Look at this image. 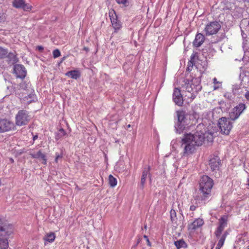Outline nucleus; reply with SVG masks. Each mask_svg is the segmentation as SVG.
Returning a JSON list of instances; mask_svg holds the SVG:
<instances>
[{
	"instance_id": "nucleus-1",
	"label": "nucleus",
	"mask_w": 249,
	"mask_h": 249,
	"mask_svg": "<svg viewBox=\"0 0 249 249\" xmlns=\"http://www.w3.org/2000/svg\"><path fill=\"white\" fill-rule=\"evenodd\" d=\"M205 139L208 142H212L213 141V134H204L202 131H197L194 134L189 133L184 135L182 139L181 145V147L183 148V153H192L195 150V146L201 145Z\"/></svg>"
},
{
	"instance_id": "nucleus-2",
	"label": "nucleus",
	"mask_w": 249,
	"mask_h": 249,
	"mask_svg": "<svg viewBox=\"0 0 249 249\" xmlns=\"http://www.w3.org/2000/svg\"><path fill=\"white\" fill-rule=\"evenodd\" d=\"M213 185L212 179L207 176H202L199 182V196H196V199L205 200L209 197Z\"/></svg>"
},
{
	"instance_id": "nucleus-3",
	"label": "nucleus",
	"mask_w": 249,
	"mask_h": 249,
	"mask_svg": "<svg viewBox=\"0 0 249 249\" xmlns=\"http://www.w3.org/2000/svg\"><path fill=\"white\" fill-rule=\"evenodd\" d=\"M13 232L12 225L1 223L0 224V249H7L8 248V238Z\"/></svg>"
},
{
	"instance_id": "nucleus-4",
	"label": "nucleus",
	"mask_w": 249,
	"mask_h": 249,
	"mask_svg": "<svg viewBox=\"0 0 249 249\" xmlns=\"http://www.w3.org/2000/svg\"><path fill=\"white\" fill-rule=\"evenodd\" d=\"M182 87L186 89V92L191 94V97L195 98L198 92L201 89L200 81L197 78H194L191 81L185 79L182 81Z\"/></svg>"
},
{
	"instance_id": "nucleus-5",
	"label": "nucleus",
	"mask_w": 249,
	"mask_h": 249,
	"mask_svg": "<svg viewBox=\"0 0 249 249\" xmlns=\"http://www.w3.org/2000/svg\"><path fill=\"white\" fill-rule=\"evenodd\" d=\"M229 118L222 117L219 120L218 125L222 133L228 135L232 127V122Z\"/></svg>"
},
{
	"instance_id": "nucleus-6",
	"label": "nucleus",
	"mask_w": 249,
	"mask_h": 249,
	"mask_svg": "<svg viewBox=\"0 0 249 249\" xmlns=\"http://www.w3.org/2000/svg\"><path fill=\"white\" fill-rule=\"evenodd\" d=\"M16 124L19 126L26 125L30 120V117L25 110H19L16 115Z\"/></svg>"
},
{
	"instance_id": "nucleus-7",
	"label": "nucleus",
	"mask_w": 249,
	"mask_h": 249,
	"mask_svg": "<svg viewBox=\"0 0 249 249\" xmlns=\"http://www.w3.org/2000/svg\"><path fill=\"white\" fill-rule=\"evenodd\" d=\"M221 28L220 24L216 21L208 23L205 29L206 35L207 36L216 34Z\"/></svg>"
},
{
	"instance_id": "nucleus-8",
	"label": "nucleus",
	"mask_w": 249,
	"mask_h": 249,
	"mask_svg": "<svg viewBox=\"0 0 249 249\" xmlns=\"http://www.w3.org/2000/svg\"><path fill=\"white\" fill-rule=\"evenodd\" d=\"M109 16L111 20L112 25L114 29L112 35L117 33V31L121 29L122 27V23L117 18L114 10H112L109 12Z\"/></svg>"
},
{
	"instance_id": "nucleus-9",
	"label": "nucleus",
	"mask_w": 249,
	"mask_h": 249,
	"mask_svg": "<svg viewBox=\"0 0 249 249\" xmlns=\"http://www.w3.org/2000/svg\"><path fill=\"white\" fill-rule=\"evenodd\" d=\"M245 108L246 105L244 104H239L233 109L231 112L230 113V118L232 121H235L239 117Z\"/></svg>"
},
{
	"instance_id": "nucleus-10",
	"label": "nucleus",
	"mask_w": 249,
	"mask_h": 249,
	"mask_svg": "<svg viewBox=\"0 0 249 249\" xmlns=\"http://www.w3.org/2000/svg\"><path fill=\"white\" fill-rule=\"evenodd\" d=\"M14 128L15 124L12 122L6 119L0 120V132L11 130Z\"/></svg>"
},
{
	"instance_id": "nucleus-11",
	"label": "nucleus",
	"mask_w": 249,
	"mask_h": 249,
	"mask_svg": "<svg viewBox=\"0 0 249 249\" xmlns=\"http://www.w3.org/2000/svg\"><path fill=\"white\" fill-rule=\"evenodd\" d=\"M14 72L17 78L23 79L26 75V70L22 65H15L14 67Z\"/></svg>"
},
{
	"instance_id": "nucleus-12",
	"label": "nucleus",
	"mask_w": 249,
	"mask_h": 249,
	"mask_svg": "<svg viewBox=\"0 0 249 249\" xmlns=\"http://www.w3.org/2000/svg\"><path fill=\"white\" fill-rule=\"evenodd\" d=\"M173 99L176 105L180 107L183 105V99L179 89L175 88L174 89L173 94Z\"/></svg>"
},
{
	"instance_id": "nucleus-13",
	"label": "nucleus",
	"mask_w": 249,
	"mask_h": 249,
	"mask_svg": "<svg viewBox=\"0 0 249 249\" xmlns=\"http://www.w3.org/2000/svg\"><path fill=\"white\" fill-rule=\"evenodd\" d=\"M227 219H220L218 222V226L214 232L215 236L218 238L220 237L222 231L227 226Z\"/></svg>"
},
{
	"instance_id": "nucleus-14",
	"label": "nucleus",
	"mask_w": 249,
	"mask_h": 249,
	"mask_svg": "<svg viewBox=\"0 0 249 249\" xmlns=\"http://www.w3.org/2000/svg\"><path fill=\"white\" fill-rule=\"evenodd\" d=\"M220 163L219 158L216 156L211 158L209 160V165L212 171L218 170Z\"/></svg>"
},
{
	"instance_id": "nucleus-15",
	"label": "nucleus",
	"mask_w": 249,
	"mask_h": 249,
	"mask_svg": "<svg viewBox=\"0 0 249 249\" xmlns=\"http://www.w3.org/2000/svg\"><path fill=\"white\" fill-rule=\"evenodd\" d=\"M13 5L15 8H21L25 11L31 9L30 6L25 3L24 0H14Z\"/></svg>"
},
{
	"instance_id": "nucleus-16",
	"label": "nucleus",
	"mask_w": 249,
	"mask_h": 249,
	"mask_svg": "<svg viewBox=\"0 0 249 249\" xmlns=\"http://www.w3.org/2000/svg\"><path fill=\"white\" fill-rule=\"evenodd\" d=\"M203 224V219H196L193 222L188 225V229L191 231H193Z\"/></svg>"
},
{
	"instance_id": "nucleus-17",
	"label": "nucleus",
	"mask_w": 249,
	"mask_h": 249,
	"mask_svg": "<svg viewBox=\"0 0 249 249\" xmlns=\"http://www.w3.org/2000/svg\"><path fill=\"white\" fill-rule=\"evenodd\" d=\"M150 170V166H148L147 167H145L143 168L141 180V184L142 187L144 186V185L146 181V179L147 178V177H149L150 180H151Z\"/></svg>"
},
{
	"instance_id": "nucleus-18",
	"label": "nucleus",
	"mask_w": 249,
	"mask_h": 249,
	"mask_svg": "<svg viewBox=\"0 0 249 249\" xmlns=\"http://www.w3.org/2000/svg\"><path fill=\"white\" fill-rule=\"evenodd\" d=\"M205 39V36L203 34L201 33L196 34L193 42L194 46L196 47H200L204 42Z\"/></svg>"
},
{
	"instance_id": "nucleus-19",
	"label": "nucleus",
	"mask_w": 249,
	"mask_h": 249,
	"mask_svg": "<svg viewBox=\"0 0 249 249\" xmlns=\"http://www.w3.org/2000/svg\"><path fill=\"white\" fill-rule=\"evenodd\" d=\"M30 155L34 159H40L43 160L42 163L46 164L47 163L46 157L45 154L39 150L36 153H30Z\"/></svg>"
},
{
	"instance_id": "nucleus-20",
	"label": "nucleus",
	"mask_w": 249,
	"mask_h": 249,
	"mask_svg": "<svg viewBox=\"0 0 249 249\" xmlns=\"http://www.w3.org/2000/svg\"><path fill=\"white\" fill-rule=\"evenodd\" d=\"M186 126L185 122H177L175 126L176 131L178 133L180 134L183 132Z\"/></svg>"
},
{
	"instance_id": "nucleus-21",
	"label": "nucleus",
	"mask_w": 249,
	"mask_h": 249,
	"mask_svg": "<svg viewBox=\"0 0 249 249\" xmlns=\"http://www.w3.org/2000/svg\"><path fill=\"white\" fill-rule=\"evenodd\" d=\"M178 122H185V112L183 110H178L176 112Z\"/></svg>"
},
{
	"instance_id": "nucleus-22",
	"label": "nucleus",
	"mask_w": 249,
	"mask_h": 249,
	"mask_svg": "<svg viewBox=\"0 0 249 249\" xmlns=\"http://www.w3.org/2000/svg\"><path fill=\"white\" fill-rule=\"evenodd\" d=\"M66 75L71 78L76 79L80 76V74L77 71H71L67 72Z\"/></svg>"
},
{
	"instance_id": "nucleus-23",
	"label": "nucleus",
	"mask_w": 249,
	"mask_h": 249,
	"mask_svg": "<svg viewBox=\"0 0 249 249\" xmlns=\"http://www.w3.org/2000/svg\"><path fill=\"white\" fill-rule=\"evenodd\" d=\"M174 244L178 249H180L182 248H186L187 247L186 243L183 239L175 241Z\"/></svg>"
},
{
	"instance_id": "nucleus-24",
	"label": "nucleus",
	"mask_w": 249,
	"mask_h": 249,
	"mask_svg": "<svg viewBox=\"0 0 249 249\" xmlns=\"http://www.w3.org/2000/svg\"><path fill=\"white\" fill-rule=\"evenodd\" d=\"M8 58L12 64H15L18 61V58L14 53H8Z\"/></svg>"
},
{
	"instance_id": "nucleus-25",
	"label": "nucleus",
	"mask_w": 249,
	"mask_h": 249,
	"mask_svg": "<svg viewBox=\"0 0 249 249\" xmlns=\"http://www.w3.org/2000/svg\"><path fill=\"white\" fill-rule=\"evenodd\" d=\"M55 236L54 233L51 232L47 234L44 237V239L49 242H52L54 240Z\"/></svg>"
},
{
	"instance_id": "nucleus-26",
	"label": "nucleus",
	"mask_w": 249,
	"mask_h": 249,
	"mask_svg": "<svg viewBox=\"0 0 249 249\" xmlns=\"http://www.w3.org/2000/svg\"><path fill=\"white\" fill-rule=\"evenodd\" d=\"M66 135V132L63 129V128L60 129L58 132L55 134V139L56 140H59V139L61 138L63 136H65Z\"/></svg>"
},
{
	"instance_id": "nucleus-27",
	"label": "nucleus",
	"mask_w": 249,
	"mask_h": 249,
	"mask_svg": "<svg viewBox=\"0 0 249 249\" xmlns=\"http://www.w3.org/2000/svg\"><path fill=\"white\" fill-rule=\"evenodd\" d=\"M213 80V89L214 90L221 88L222 82L218 81L216 78H214Z\"/></svg>"
},
{
	"instance_id": "nucleus-28",
	"label": "nucleus",
	"mask_w": 249,
	"mask_h": 249,
	"mask_svg": "<svg viewBox=\"0 0 249 249\" xmlns=\"http://www.w3.org/2000/svg\"><path fill=\"white\" fill-rule=\"evenodd\" d=\"M108 182L111 187H114L117 184V180L111 175H110L108 177Z\"/></svg>"
},
{
	"instance_id": "nucleus-29",
	"label": "nucleus",
	"mask_w": 249,
	"mask_h": 249,
	"mask_svg": "<svg viewBox=\"0 0 249 249\" xmlns=\"http://www.w3.org/2000/svg\"><path fill=\"white\" fill-rule=\"evenodd\" d=\"M24 98L25 101H28V102L31 103L32 101H34L36 97L34 94H30L25 96Z\"/></svg>"
},
{
	"instance_id": "nucleus-30",
	"label": "nucleus",
	"mask_w": 249,
	"mask_h": 249,
	"mask_svg": "<svg viewBox=\"0 0 249 249\" xmlns=\"http://www.w3.org/2000/svg\"><path fill=\"white\" fill-rule=\"evenodd\" d=\"M8 54V51L6 49L0 47V58H3L7 56Z\"/></svg>"
},
{
	"instance_id": "nucleus-31",
	"label": "nucleus",
	"mask_w": 249,
	"mask_h": 249,
	"mask_svg": "<svg viewBox=\"0 0 249 249\" xmlns=\"http://www.w3.org/2000/svg\"><path fill=\"white\" fill-rule=\"evenodd\" d=\"M6 15L2 10H0V22H3L6 20Z\"/></svg>"
},
{
	"instance_id": "nucleus-32",
	"label": "nucleus",
	"mask_w": 249,
	"mask_h": 249,
	"mask_svg": "<svg viewBox=\"0 0 249 249\" xmlns=\"http://www.w3.org/2000/svg\"><path fill=\"white\" fill-rule=\"evenodd\" d=\"M116 2L119 4H122L124 6L126 7L128 5V0H116Z\"/></svg>"
},
{
	"instance_id": "nucleus-33",
	"label": "nucleus",
	"mask_w": 249,
	"mask_h": 249,
	"mask_svg": "<svg viewBox=\"0 0 249 249\" xmlns=\"http://www.w3.org/2000/svg\"><path fill=\"white\" fill-rule=\"evenodd\" d=\"M53 54L54 58H56L61 55V53L58 49L54 50L53 52Z\"/></svg>"
},
{
	"instance_id": "nucleus-34",
	"label": "nucleus",
	"mask_w": 249,
	"mask_h": 249,
	"mask_svg": "<svg viewBox=\"0 0 249 249\" xmlns=\"http://www.w3.org/2000/svg\"><path fill=\"white\" fill-rule=\"evenodd\" d=\"M225 239L224 238V237H220V239L218 241V242L217 243V244L218 245V246L220 247V246H223L224 243V242H225Z\"/></svg>"
},
{
	"instance_id": "nucleus-35",
	"label": "nucleus",
	"mask_w": 249,
	"mask_h": 249,
	"mask_svg": "<svg viewBox=\"0 0 249 249\" xmlns=\"http://www.w3.org/2000/svg\"><path fill=\"white\" fill-rule=\"evenodd\" d=\"M185 96L187 97V98L190 99V102H192L193 100L195 99L193 98V97H191V94H189L188 92H186V94L185 95Z\"/></svg>"
},
{
	"instance_id": "nucleus-36",
	"label": "nucleus",
	"mask_w": 249,
	"mask_h": 249,
	"mask_svg": "<svg viewBox=\"0 0 249 249\" xmlns=\"http://www.w3.org/2000/svg\"><path fill=\"white\" fill-rule=\"evenodd\" d=\"M143 237L146 239L147 245L149 246H151L150 242L148 238V237L146 235H144Z\"/></svg>"
},
{
	"instance_id": "nucleus-37",
	"label": "nucleus",
	"mask_w": 249,
	"mask_h": 249,
	"mask_svg": "<svg viewBox=\"0 0 249 249\" xmlns=\"http://www.w3.org/2000/svg\"><path fill=\"white\" fill-rule=\"evenodd\" d=\"M229 232L227 231H225L224 233L222 234L221 237H224V238L226 239L227 236L228 235Z\"/></svg>"
},
{
	"instance_id": "nucleus-38",
	"label": "nucleus",
	"mask_w": 249,
	"mask_h": 249,
	"mask_svg": "<svg viewBox=\"0 0 249 249\" xmlns=\"http://www.w3.org/2000/svg\"><path fill=\"white\" fill-rule=\"evenodd\" d=\"M37 48L38 50L40 52H42L43 50V47L41 46H38L37 47Z\"/></svg>"
},
{
	"instance_id": "nucleus-39",
	"label": "nucleus",
	"mask_w": 249,
	"mask_h": 249,
	"mask_svg": "<svg viewBox=\"0 0 249 249\" xmlns=\"http://www.w3.org/2000/svg\"><path fill=\"white\" fill-rule=\"evenodd\" d=\"M190 210L193 211L196 209V206H195L194 205H192L190 206Z\"/></svg>"
},
{
	"instance_id": "nucleus-40",
	"label": "nucleus",
	"mask_w": 249,
	"mask_h": 249,
	"mask_svg": "<svg viewBox=\"0 0 249 249\" xmlns=\"http://www.w3.org/2000/svg\"><path fill=\"white\" fill-rule=\"evenodd\" d=\"M175 213V211L174 210L171 211V218H173V215Z\"/></svg>"
},
{
	"instance_id": "nucleus-41",
	"label": "nucleus",
	"mask_w": 249,
	"mask_h": 249,
	"mask_svg": "<svg viewBox=\"0 0 249 249\" xmlns=\"http://www.w3.org/2000/svg\"><path fill=\"white\" fill-rule=\"evenodd\" d=\"M245 96L248 100H249V91L246 93Z\"/></svg>"
},
{
	"instance_id": "nucleus-42",
	"label": "nucleus",
	"mask_w": 249,
	"mask_h": 249,
	"mask_svg": "<svg viewBox=\"0 0 249 249\" xmlns=\"http://www.w3.org/2000/svg\"><path fill=\"white\" fill-rule=\"evenodd\" d=\"M83 50H85L86 52H88L89 51V49L88 47H85L83 48Z\"/></svg>"
},
{
	"instance_id": "nucleus-43",
	"label": "nucleus",
	"mask_w": 249,
	"mask_h": 249,
	"mask_svg": "<svg viewBox=\"0 0 249 249\" xmlns=\"http://www.w3.org/2000/svg\"><path fill=\"white\" fill-rule=\"evenodd\" d=\"M24 86V83H21L19 85L20 88H21L22 89H23Z\"/></svg>"
},
{
	"instance_id": "nucleus-44",
	"label": "nucleus",
	"mask_w": 249,
	"mask_h": 249,
	"mask_svg": "<svg viewBox=\"0 0 249 249\" xmlns=\"http://www.w3.org/2000/svg\"><path fill=\"white\" fill-rule=\"evenodd\" d=\"M221 247H222V246H220V247H219V246H218V244H217L216 247V248H215V249H220Z\"/></svg>"
},
{
	"instance_id": "nucleus-45",
	"label": "nucleus",
	"mask_w": 249,
	"mask_h": 249,
	"mask_svg": "<svg viewBox=\"0 0 249 249\" xmlns=\"http://www.w3.org/2000/svg\"><path fill=\"white\" fill-rule=\"evenodd\" d=\"M37 138V135H36L33 138V140L35 141V140H36V139Z\"/></svg>"
},
{
	"instance_id": "nucleus-46",
	"label": "nucleus",
	"mask_w": 249,
	"mask_h": 249,
	"mask_svg": "<svg viewBox=\"0 0 249 249\" xmlns=\"http://www.w3.org/2000/svg\"><path fill=\"white\" fill-rule=\"evenodd\" d=\"M247 185L249 187V178H248L247 180Z\"/></svg>"
},
{
	"instance_id": "nucleus-47",
	"label": "nucleus",
	"mask_w": 249,
	"mask_h": 249,
	"mask_svg": "<svg viewBox=\"0 0 249 249\" xmlns=\"http://www.w3.org/2000/svg\"><path fill=\"white\" fill-rule=\"evenodd\" d=\"M58 157H56L55 159V161L56 162H57V161H58Z\"/></svg>"
},
{
	"instance_id": "nucleus-48",
	"label": "nucleus",
	"mask_w": 249,
	"mask_h": 249,
	"mask_svg": "<svg viewBox=\"0 0 249 249\" xmlns=\"http://www.w3.org/2000/svg\"><path fill=\"white\" fill-rule=\"evenodd\" d=\"M15 93L16 94H19V92L18 91V90H17V91L15 90Z\"/></svg>"
},
{
	"instance_id": "nucleus-49",
	"label": "nucleus",
	"mask_w": 249,
	"mask_h": 249,
	"mask_svg": "<svg viewBox=\"0 0 249 249\" xmlns=\"http://www.w3.org/2000/svg\"><path fill=\"white\" fill-rule=\"evenodd\" d=\"M56 157H58V159L62 158V157L60 156V155H57Z\"/></svg>"
},
{
	"instance_id": "nucleus-50",
	"label": "nucleus",
	"mask_w": 249,
	"mask_h": 249,
	"mask_svg": "<svg viewBox=\"0 0 249 249\" xmlns=\"http://www.w3.org/2000/svg\"><path fill=\"white\" fill-rule=\"evenodd\" d=\"M246 1H247V2H249V0H245Z\"/></svg>"
},
{
	"instance_id": "nucleus-51",
	"label": "nucleus",
	"mask_w": 249,
	"mask_h": 249,
	"mask_svg": "<svg viewBox=\"0 0 249 249\" xmlns=\"http://www.w3.org/2000/svg\"><path fill=\"white\" fill-rule=\"evenodd\" d=\"M65 57H64L63 58H62V61L64 60L65 59Z\"/></svg>"
},
{
	"instance_id": "nucleus-52",
	"label": "nucleus",
	"mask_w": 249,
	"mask_h": 249,
	"mask_svg": "<svg viewBox=\"0 0 249 249\" xmlns=\"http://www.w3.org/2000/svg\"><path fill=\"white\" fill-rule=\"evenodd\" d=\"M144 228H145V229H146V225H145V226H144Z\"/></svg>"
},
{
	"instance_id": "nucleus-53",
	"label": "nucleus",
	"mask_w": 249,
	"mask_h": 249,
	"mask_svg": "<svg viewBox=\"0 0 249 249\" xmlns=\"http://www.w3.org/2000/svg\"><path fill=\"white\" fill-rule=\"evenodd\" d=\"M128 127H130V124H129V125H128Z\"/></svg>"
},
{
	"instance_id": "nucleus-54",
	"label": "nucleus",
	"mask_w": 249,
	"mask_h": 249,
	"mask_svg": "<svg viewBox=\"0 0 249 249\" xmlns=\"http://www.w3.org/2000/svg\"><path fill=\"white\" fill-rule=\"evenodd\" d=\"M189 62L193 65L192 62L191 61H190Z\"/></svg>"
},
{
	"instance_id": "nucleus-55",
	"label": "nucleus",
	"mask_w": 249,
	"mask_h": 249,
	"mask_svg": "<svg viewBox=\"0 0 249 249\" xmlns=\"http://www.w3.org/2000/svg\"><path fill=\"white\" fill-rule=\"evenodd\" d=\"M11 161H12L13 162L14 160H13L11 159Z\"/></svg>"
},
{
	"instance_id": "nucleus-56",
	"label": "nucleus",
	"mask_w": 249,
	"mask_h": 249,
	"mask_svg": "<svg viewBox=\"0 0 249 249\" xmlns=\"http://www.w3.org/2000/svg\"><path fill=\"white\" fill-rule=\"evenodd\" d=\"M1 1H2V0H0V3H1Z\"/></svg>"
},
{
	"instance_id": "nucleus-57",
	"label": "nucleus",
	"mask_w": 249,
	"mask_h": 249,
	"mask_svg": "<svg viewBox=\"0 0 249 249\" xmlns=\"http://www.w3.org/2000/svg\"><path fill=\"white\" fill-rule=\"evenodd\" d=\"M248 249H249V248H248Z\"/></svg>"
}]
</instances>
